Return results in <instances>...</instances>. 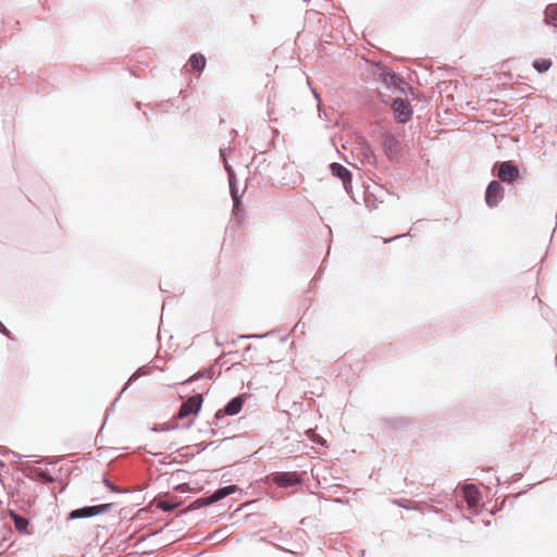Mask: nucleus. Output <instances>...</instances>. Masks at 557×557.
<instances>
[{"label":"nucleus","instance_id":"obj_1","mask_svg":"<svg viewBox=\"0 0 557 557\" xmlns=\"http://www.w3.org/2000/svg\"><path fill=\"white\" fill-rule=\"evenodd\" d=\"M202 395L198 394L189 397L186 401H184L175 416V419H185L189 416H196L202 406Z\"/></svg>","mask_w":557,"mask_h":557},{"label":"nucleus","instance_id":"obj_2","mask_svg":"<svg viewBox=\"0 0 557 557\" xmlns=\"http://www.w3.org/2000/svg\"><path fill=\"white\" fill-rule=\"evenodd\" d=\"M111 507L112 504H102L97 506L84 507L71 511L69 517L71 519L89 518L107 512L111 509Z\"/></svg>","mask_w":557,"mask_h":557},{"label":"nucleus","instance_id":"obj_3","mask_svg":"<svg viewBox=\"0 0 557 557\" xmlns=\"http://www.w3.org/2000/svg\"><path fill=\"white\" fill-rule=\"evenodd\" d=\"M504 197V188L497 181H492L485 193V201L487 206L495 207Z\"/></svg>","mask_w":557,"mask_h":557},{"label":"nucleus","instance_id":"obj_4","mask_svg":"<svg viewBox=\"0 0 557 557\" xmlns=\"http://www.w3.org/2000/svg\"><path fill=\"white\" fill-rule=\"evenodd\" d=\"M237 490L236 485H230V486H225V487H222V488H219L218 491H215L211 496L209 497H203V498H199L196 504L198 506H207V505H211L215 502H219L221 500L222 498L233 494L235 491Z\"/></svg>","mask_w":557,"mask_h":557},{"label":"nucleus","instance_id":"obj_5","mask_svg":"<svg viewBox=\"0 0 557 557\" xmlns=\"http://www.w3.org/2000/svg\"><path fill=\"white\" fill-rule=\"evenodd\" d=\"M330 169H331L332 174L334 176L338 177L343 182V185H344V188L346 189V191L350 193L352 189L351 173L348 171V169H346L344 165L336 163V162L332 163L330 165Z\"/></svg>","mask_w":557,"mask_h":557},{"label":"nucleus","instance_id":"obj_6","mask_svg":"<svg viewBox=\"0 0 557 557\" xmlns=\"http://www.w3.org/2000/svg\"><path fill=\"white\" fill-rule=\"evenodd\" d=\"M272 480L281 487H290L300 482L296 472H276L272 475Z\"/></svg>","mask_w":557,"mask_h":557},{"label":"nucleus","instance_id":"obj_7","mask_svg":"<svg viewBox=\"0 0 557 557\" xmlns=\"http://www.w3.org/2000/svg\"><path fill=\"white\" fill-rule=\"evenodd\" d=\"M497 176L507 183L513 182L519 176V170L516 165L510 162H502L498 164Z\"/></svg>","mask_w":557,"mask_h":557},{"label":"nucleus","instance_id":"obj_8","mask_svg":"<svg viewBox=\"0 0 557 557\" xmlns=\"http://www.w3.org/2000/svg\"><path fill=\"white\" fill-rule=\"evenodd\" d=\"M393 110L396 113V119L400 123L407 122L411 116V108L404 99H395L393 102Z\"/></svg>","mask_w":557,"mask_h":557},{"label":"nucleus","instance_id":"obj_9","mask_svg":"<svg viewBox=\"0 0 557 557\" xmlns=\"http://www.w3.org/2000/svg\"><path fill=\"white\" fill-rule=\"evenodd\" d=\"M463 497L469 507L473 508L476 507L480 502V492L474 485H467L463 487Z\"/></svg>","mask_w":557,"mask_h":557},{"label":"nucleus","instance_id":"obj_10","mask_svg":"<svg viewBox=\"0 0 557 557\" xmlns=\"http://www.w3.org/2000/svg\"><path fill=\"white\" fill-rule=\"evenodd\" d=\"M244 399L242 396L233 398L224 408V413L228 416L237 414L243 408Z\"/></svg>","mask_w":557,"mask_h":557},{"label":"nucleus","instance_id":"obj_11","mask_svg":"<svg viewBox=\"0 0 557 557\" xmlns=\"http://www.w3.org/2000/svg\"><path fill=\"white\" fill-rule=\"evenodd\" d=\"M188 62L194 71L201 72L206 66V58L201 53L191 54Z\"/></svg>","mask_w":557,"mask_h":557},{"label":"nucleus","instance_id":"obj_12","mask_svg":"<svg viewBox=\"0 0 557 557\" xmlns=\"http://www.w3.org/2000/svg\"><path fill=\"white\" fill-rule=\"evenodd\" d=\"M545 22L557 26V4H549L545 10Z\"/></svg>","mask_w":557,"mask_h":557},{"label":"nucleus","instance_id":"obj_13","mask_svg":"<svg viewBox=\"0 0 557 557\" xmlns=\"http://www.w3.org/2000/svg\"><path fill=\"white\" fill-rule=\"evenodd\" d=\"M11 517L14 521V525H15L16 530H18L22 533L27 532V525H28L27 519L20 517L18 515H16L12 511H11Z\"/></svg>","mask_w":557,"mask_h":557},{"label":"nucleus","instance_id":"obj_14","mask_svg":"<svg viewBox=\"0 0 557 557\" xmlns=\"http://www.w3.org/2000/svg\"><path fill=\"white\" fill-rule=\"evenodd\" d=\"M533 66L540 73L546 72L552 66V61L549 59H536L533 62Z\"/></svg>","mask_w":557,"mask_h":557},{"label":"nucleus","instance_id":"obj_15","mask_svg":"<svg viewBox=\"0 0 557 557\" xmlns=\"http://www.w3.org/2000/svg\"><path fill=\"white\" fill-rule=\"evenodd\" d=\"M104 482H106V485H107L110 490H112V491H117V490H116V488H115V487H114V486H113L109 481H107V480H106Z\"/></svg>","mask_w":557,"mask_h":557},{"label":"nucleus","instance_id":"obj_16","mask_svg":"<svg viewBox=\"0 0 557 557\" xmlns=\"http://www.w3.org/2000/svg\"><path fill=\"white\" fill-rule=\"evenodd\" d=\"M161 507H162L163 509H165V510H169V509H171V506H169V505H165V504H162V505H161Z\"/></svg>","mask_w":557,"mask_h":557},{"label":"nucleus","instance_id":"obj_17","mask_svg":"<svg viewBox=\"0 0 557 557\" xmlns=\"http://www.w3.org/2000/svg\"><path fill=\"white\" fill-rule=\"evenodd\" d=\"M36 475H37V476L41 475V473L39 472V470H38V469H37Z\"/></svg>","mask_w":557,"mask_h":557}]
</instances>
